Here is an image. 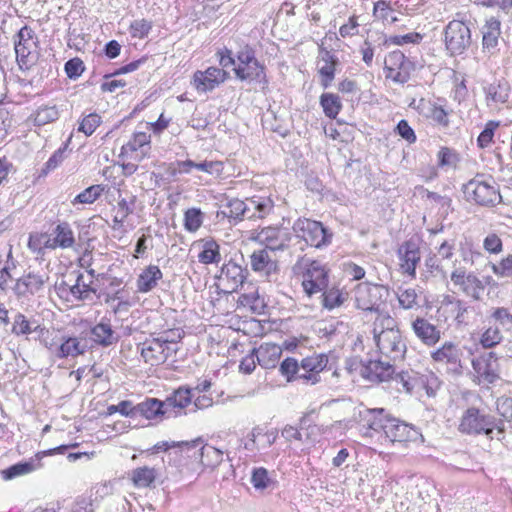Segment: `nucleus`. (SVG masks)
<instances>
[{
    "instance_id": "nucleus-1",
    "label": "nucleus",
    "mask_w": 512,
    "mask_h": 512,
    "mask_svg": "<svg viewBox=\"0 0 512 512\" xmlns=\"http://www.w3.org/2000/svg\"><path fill=\"white\" fill-rule=\"evenodd\" d=\"M374 340L379 352L390 360H401L406 353L397 322L388 314H380L374 323Z\"/></svg>"
},
{
    "instance_id": "nucleus-2",
    "label": "nucleus",
    "mask_w": 512,
    "mask_h": 512,
    "mask_svg": "<svg viewBox=\"0 0 512 512\" xmlns=\"http://www.w3.org/2000/svg\"><path fill=\"white\" fill-rule=\"evenodd\" d=\"M494 429L498 433H504L503 423H496L494 416L486 414L476 407L467 408L459 419L458 430L466 435L484 434L490 436Z\"/></svg>"
},
{
    "instance_id": "nucleus-3",
    "label": "nucleus",
    "mask_w": 512,
    "mask_h": 512,
    "mask_svg": "<svg viewBox=\"0 0 512 512\" xmlns=\"http://www.w3.org/2000/svg\"><path fill=\"white\" fill-rule=\"evenodd\" d=\"M302 270V288L308 297L320 293L328 287V270L316 260H304L298 266Z\"/></svg>"
},
{
    "instance_id": "nucleus-4",
    "label": "nucleus",
    "mask_w": 512,
    "mask_h": 512,
    "mask_svg": "<svg viewBox=\"0 0 512 512\" xmlns=\"http://www.w3.org/2000/svg\"><path fill=\"white\" fill-rule=\"evenodd\" d=\"M292 229L298 238L303 239L306 244L315 248L328 246L333 237L332 232L325 228L321 222L307 218L297 219Z\"/></svg>"
},
{
    "instance_id": "nucleus-5",
    "label": "nucleus",
    "mask_w": 512,
    "mask_h": 512,
    "mask_svg": "<svg viewBox=\"0 0 512 512\" xmlns=\"http://www.w3.org/2000/svg\"><path fill=\"white\" fill-rule=\"evenodd\" d=\"M450 281L454 288V293H462L475 301L481 299V295L485 289L484 283L474 272H467L466 268L457 265L456 261L453 264Z\"/></svg>"
},
{
    "instance_id": "nucleus-6",
    "label": "nucleus",
    "mask_w": 512,
    "mask_h": 512,
    "mask_svg": "<svg viewBox=\"0 0 512 512\" xmlns=\"http://www.w3.org/2000/svg\"><path fill=\"white\" fill-rule=\"evenodd\" d=\"M238 65L235 66L234 72L240 80H258L267 83L265 67L255 57L254 50L249 47H243L237 53Z\"/></svg>"
},
{
    "instance_id": "nucleus-7",
    "label": "nucleus",
    "mask_w": 512,
    "mask_h": 512,
    "mask_svg": "<svg viewBox=\"0 0 512 512\" xmlns=\"http://www.w3.org/2000/svg\"><path fill=\"white\" fill-rule=\"evenodd\" d=\"M50 285L49 272L41 269L29 271L16 279L13 291L17 296H44L46 288Z\"/></svg>"
},
{
    "instance_id": "nucleus-8",
    "label": "nucleus",
    "mask_w": 512,
    "mask_h": 512,
    "mask_svg": "<svg viewBox=\"0 0 512 512\" xmlns=\"http://www.w3.org/2000/svg\"><path fill=\"white\" fill-rule=\"evenodd\" d=\"M464 194L468 200L482 206H494L501 202V195L496 186L479 177L464 185Z\"/></svg>"
},
{
    "instance_id": "nucleus-9",
    "label": "nucleus",
    "mask_w": 512,
    "mask_h": 512,
    "mask_svg": "<svg viewBox=\"0 0 512 512\" xmlns=\"http://www.w3.org/2000/svg\"><path fill=\"white\" fill-rule=\"evenodd\" d=\"M445 45L451 55L462 54L471 44L469 27L457 20L451 21L445 28Z\"/></svg>"
},
{
    "instance_id": "nucleus-10",
    "label": "nucleus",
    "mask_w": 512,
    "mask_h": 512,
    "mask_svg": "<svg viewBox=\"0 0 512 512\" xmlns=\"http://www.w3.org/2000/svg\"><path fill=\"white\" fill-rule=\"evenodd\" d=\"M415 66L400 50L392 51L385 59L386 78L398 84H404L410 79Z\"/></svg>"
},
{
    "instance_id": "nucleus-11",
    "label": "nucleus",
    "mask_w": 512,
    "mask_h": 512,
    "mask_svg": "<svg viewBox=\"0 0 512 512\" xmlns=\"http://www.w3.org/2000/svg\"><path fill=\"white\" fill-rule=\"evenodd\" d=\"M430 356L435 363L445 365L448 373L462 374V351L455 343L446 341L439 348L433 350Z\"/></svg>"
},
{
    "instance_id": "nucleus-12",
    "label": "nucleus",
    "mask_w": 512,
    "mask_h": 512,
    "mask_svg": "<svg viewBox=\"0 0 512 512\" xmlns=\"http://www.w3.org/2000/svg\"><path fill=\"white\" fill-rule=\"evenodd\" d=\"M387 290L382 285L361 283L355 289V303L358 309L378 311Z\"/></svg>"
},
{
    "instance_id": "nucleus-13",
    "label": "nucleus",
    "mask_w": 512,
    "mask_h": 512,
    "mask_svg": "<svg viewBox=\"0 0 512 512\" xmlns=\"http://www.w3.org/2000/svg\"><path fill=\"white\" fill-rule=\"evenodd\" d=\"M256 240L264 244L267 250H284L291 240V234L286 228L268 226L257 233Z\"/></svg>"
},
{
    "instance_id": "nucleus-14",
    "label": "nucleus",
    "mask_w": 512,
    "mask_h": 512,
    "mask_svg": "<svg viewBox=\"0 0 512 512\" xmlns=\"http://www.w3.org/2000/svg\"><path fill=\"white\" fill-rule=\"evenodd\" d=\"M167 339L154 338L142 343L141 356L151 366L164 363L171 354Z\"/></svg>"
},
{
    "instance_id": "nucleus-15",
    "label": "nucleus",
    "mask_w": 512,
    "mask_h": 512,
    "mask_svg": "<svg viewBox=\"0 0 512 512\" xmlns=\"http://www.w3.org/2000/svg\"><path fill=\"white\" fill-rule=\"evenodd\" d=\"M151 136L145 132L134 133L132 138L122 146L120 156H125L136 162L145 159L151 149Z\"/></svg>"
},
{
    "instance_id": "nucleus-16",
    "label": "nucleus",
    "mask_w": 512,
    "mask_h": 512,
    "mask_svg": "<svg viewBox=\"0 0 512 512\" xmlns=\"http://www.w3.org/2000/svg\"><path fill=\"white\" fill-rule=\"evenodd\" d=\"M411 329L416 338L428 347L435 346L442 336V332L438 326L420 316L412 320Z\"/></svg>"
},
{
    "instance_id": "nucleus-17",
    "label": "nucleus",
    "mask_w": 512,
    "mask_h": 512,
    "mask_svg": "<svg viewBox=\"0 0 512 512\" xmlns=\"http://www.w3.org/2000/svg\"><path fill=\"white\" fill-rule=\"evenodd\" d=\"M49 236L50 239L46 242L47 249H72L76 244L74 231L66 221L57 223Z\"/></svg>"
},
{
    "instance_id": "nucleus-18",
    "label": "nucleus",
    "mask_w": 512,
    "mask_h": 512,
    "mask_svg": "<svg viewBox=\"0 0 512 512\" xmlns=\"http://www.w3.org/2000/svg\"><path fill=\"white\" fill-rule=\"evenodd\" d=\"M226 71L217 67H209L205 71H196L193 76V85L199 92L213 90L225 81Z\"/></svg>"
},
{
    "instance_id": "nucleus-19",
    "label": "nucleus",
    "mask_w": 512,
    "mask_h": 512,
    "mask_svg": "<svg viewBox=\"0 0 512 512\" xmlns=\"http://www.w3.org/2000/svg\"><path fill=\"white\" fill-rule=\"evenodd\" d=\"M392 360H370L361 368V375L373 382H383L389 380L395 373Z\"/></svg>"
},
{
    "instance_id": "nucleus-20",
    "label": "nucleus",
    "mask_w": 512,
    "mask_h": 512,
    "mask_svg": "<svg viewBox=\"0 0 512 512\" xmlns=\"http://www.w3.org/2000/svg\"><path fill=\"white\" fill-rule=\"evenodd\" d=\"M384 433L391 442L412 441L418 436V432L413 427L394 418L385 421Z\"/></svg>"
},
{
    "instance_id": "nucleus-21",
    "label": "nucleus",
    "mask_w": 512,
    "mask_h": 512,
    "mask_svg": "<svg viewBox=\"0 0 512 512\" xmlns=\"http://www.w3.org/2000/svg\"><path fill=\"white\" fill-rule=\"evenodd\" d=\"M328 358L324 354H313L301 360V374L304 383L316 384L320 381L319 373L327 366Z\"/></svg>"
},
{
    "instance_id": "nucleus-22",
    "label": "nucleus",
    "mask_w": 512,
    "mask_h": 512,
    "mask_svg": "<svg viewBox=\"0 0 512 512\" xmlns=\"http://www.w3.org/2000/svg\"><path fill=\"white\" fill-rule=\"evenodd\" d=\"M477 376L486 383H494L498 379V364L493 353L472 360Z\"/></svg>"
},
{
    "instance_id": "nucleus-23",
    "label": "nucleus",
    "mask_w": 512,
    "mask_h": 512,
    "mask_svg": "<svg viewBox=\"0 0 512 512\" xmlns=\"http://www.w3.org/2000/svg\"><path fill=\"white\" fill-rule=\"evenodd\" d=\"M358 418L363 427L376 432L384 431L385 421L389 419L383 408L372 409L363 405L359 407Z\"/></svg>"
},
{
    "instance_id": "nucleus-24",
    "label": "nucleus",
    "mask_w": 512,
    "mask_h": 512,
    "mask_svg": "<svg viewBox=\"0 0 512 512\" xmlns=\"http://www.w3.org/2000/svg\"><path fill=\"white\" fill-rule=\"evenodd\" d=\"M501 22L495 18L491 17L486 20L485 24L482 27V46L483 51L493 55L497 51V46L499 42V37L501 34Z\"/></svg>"
},
{
    "instance_id": "nucleus-25",
    "label": "nucleus",
    "mask_w": 512,
    "mask_h": 512,
    "mask_svg": "<svg viewBox=\"0 0 512 512\" xmlns=\"http://www.w3.org/2000/svg\"><path fill=\"white\" fill-rule=\"evenodd\" d=\"M34 31L27 25L23 26L15 36L14 49L20 65L27 64V58L34 44Z\"/></svg>"
},
{
    "instance_id": "nucleus-26",
    "label": "nucleus",
    "mask_w": 512,
    "mask_h": 512,
    "mask_svg": "<svg viewBox=\"0 0 512 512\" xmlns=\"http://www.w3.org/2000/svg\"><path fill=\"white\" fill-rule=\"evenodd\" d=\"M192 402V390L186 387H179L163 401L167 415L172 412L177 415Z\"/></svg>"
},
{
    "instance_id": "nucleus-27",
    "label": "nucleus",
    "mask_w": 512,
    "mask_h": 512,
    "mask_svg": "<svg viewBox=\"0 0 512 512\" xmlns=\"http://www.w3.org/2000/svg\"><path fill=\"white\" fill-rule=\"evenodd\" d=\"M258 364L265 369L275 368L282 355L281 346L274 343H264L259 348H254Z\"/></svg>"
},
{
    "instance_id": "nucleus-28",
    "label": "nucleus",
    "mask_w": 512,
    "mask_h": 512,
    "mask_svg": "<svg viewBox=\"0 0 512 512\" xmlns=\"http://www.w3.org/2000/svg\"><path fill=\"white\" fill-rule=\"evenodd\" d=\"M319 61L323 63L319 67V74L322 76L321 84L324 88H327L334 80L335 70L339 64V60L334 53L322 48L319 52Z\"/></svg>"
},
{
    "instance_id": "nucleus-29",
    "label": "nucleus",
    "mask_w": 512,
    "mask_h": 512,
    "mask_svg": "<svg viewBox=\"0 0 512 512\" xmlns=\"http://www.w3.org/2000/svg\"><path fill=\"white\" fill-rule=\"evenodd\" d=\"M250 265L253 271L269 276L277 269V263L271 258L267 249L254 251L250 256Z\"/></svg>"
},
{
    "instance_id": "nucleus-30",
    "label": "nucleus",
    "mask_w": 512,
    "mask_h": 512,
    "mask_svg": "<svg viewBox=\"0 0 512 512\" xmlns=\"http://www.w3.org/2000/svg\"><path fill=\"white\" fill-rule=\"evenodd\" d=\"M87 349V342L77 337L61 339L59 347H56L57 358L76 357L83 354Z\"/></svg>"
},
{
    "instance_id": "nucleus-31",
    "label": "nucleus",
    "mask_w": 512,
    "mask_h": 512,
    "mask_svg": "<svg viewBox=\"0 0 512 512\" xmlns=\"http://www.w3.org/2000/svg\"><path fill=\"white\" fill-rule=\"evenodd\" d=\"M274 208V202L269 197H252L247 199L248 219H263Z\"/></svg>"
},
{
    "instance_id": "nucleus-32",
    "label": "nucleus",
    "mask_w": 512,
    "mask_h": 512,
    "mask_svg": "<svg viewBox=\"0 0 512 512\" xmlns=\"http://www.w3.org/2000/svg\"><path fill=\"white\" fill-rule=\"evenodd\" d=\"M136 417L142 416L148 420L158 419L166 415L163 401L157 398H147L135 406Z\"/></svg>"
},
{
    "instance_id": "nucleus-33",
    "label": "nucleus",
    "mask_w": 512,
    "mask_h": 512,
    "mask_svg": "<svg viewBox=\"0 0 512 512\" xmlns=\"http://www.w3.org/2000/svg\"><path fill=\"white\" fill-rule=\"evenodd\" d=\"M510 87L507 81L498 80L485 88L488 106H498L508 100Z\"/></svg>"
},
{
    "instance_id": "nucleus-34",
    "label": "nucleus",
    "mask_w": 512,
    "mask_h": 512,
    "mask_svg": "<svg viewBox=\"0 0 512 512\" xmlns=\"http://www.w3.org/2000/svg\"><path fill=\"white\" fill-rule=\"evenodd\" d=\"M45 331L48 332L44 327L37 324L36 321L29 320L20 312L14 316L11 332L15 336H27L33 332L38 333L39 336H43V332Z\"/></svg>"
},
{
    "instance_id": "nucleus-35",
    "label": "nucleus",
    "mask_w": 512,
    "mask_h": 512,
    "mask_svg": "<svg viewBox=\"0 0 512 512\" xmlns=\"http://www.w3.org/2000/svg\"><path fill=\"white\" fill-rule=\"evenodd\" d=\"M401 268L404 273L415 276V270L420 261L419 249L412 243H406L399 249Z\"/></svg>"
},
{
    "instance_id": "nucleus-36",
    "label": "nucleus",
    "mask_w": 512,
    "mask_h": 512,
    "mask_svg": "<svg viewBox=\"0 0 512 512\" xmlns=\"http://www.w3.org/2000/svg\"><path fill=\"white\" fill-rule=\"evenodd\" d=\"M162 278V272L156 265H149L144 269L137 279V289L141 293H147L157 286Z\"/></svg>"
},
{
    "instance_id": "nucleus-37",
    "label": "nucleus",
    "mask_w": 512,
    "mask_h": 512,
    "mask_svg": "<svg viewBox=\"0 0 512 512\" xmlns=\"http://www.w3.org/2000/svg\"><path fill=\"white\" fill-rule=\"evenodd\" d=\"M93 341L101 346L107 347L118 341V337L113 331L110 323L100 322L91 329Z\"/></svg>"
},
{
    "instance_id": "nucleus-38",
    "label": "nucleus",
    "mask_w": 512,
    "mask_h": 512,
    "mask_svg": "<svg viewBox=\"0 0 512 512\" xmlns=\"http://www.w3.org/2000/svg\"><path fill=\"white\" fill-rule=\"evenodd\" d=\"M92 280L86 281L83 274H78L75 284L69 287V292L76 300L90 299L96 289L91 286Z\"/></svg>"
},
{
    "instance_id": "nucleus-39",
    "label": "nucleus",
    "mask_w": 512,
    "mask_h": 512,
    "mask_svg": "<svg viewBox=\"0 0 512 512\" xmlns=\"http://www.w3.org/2000/svg\"><path fill=\"white\" fill-rule=\"evenodd\" d=\"M251 483L259 491L273 490L276 487V481L271 477L269 471L263 467L253 470Z\"/></svg>"
},
{
    "instance_id": "nucleus-40",
    "label": "nucleus",
    "mask_w": 512,
    "mask_h": 512,
    "mask_svg": "<svg viewBox=\"0 0 512 512\" xmlns=\"http://www.w3.org/2000/svg\"><path fill=\"white\" fill-rule=\"evenodd\" d=\"M198 260L203 264H217L220 262V247L215 240L209 239L203 241L202 251L198 255Z\"/></svg>"
},
{
    "instance_id": "nucleus-41",
    "label": "nucleus",
    "mask_w": 512,
    "mask_h": 512,
    "mask_svg": "<svg viewBox=\"0 0 512 512\" xmlns=\"http://www.w3.org/2000/svg\"><path fill=\"white\" fill-rule=\"evenodd\" d=\"M444 302L446 304L452 305L454 320L457 325H468L470 307L463 300L454 298L452 296H447L445 297Z\"/></svg>"
},
{
    "instance_id": "nucleus-42",
    "label": "nucleus",
    "mask_w": 512,
    "mask_h": 512,
    "mask_svg": "<svg viewBox=\"0 0 512 512\" xmlns=\"http://www.w3.org/2000/svg\"><path fill=\"white\" fill-rule=\"evenodd\" d=\"M221 277L230 280L234 286H238L239 284H243L246 276L245 270L241 265L237 264L234 261H229L224 264L221 268Z\"/></svg>"
},
{
    "instance_id": "nucleus-43",
    "label": "nucleus",
    "mask_w": 512,
    "mask_h": 512,
    "mask_svg": "<svg viewBox=\"0 0 512 512\" xmlns=\"http://www.w3.org/2000/svg\"><path fill=\"white\" fill-rule=\"evenodd\" d=\"M200 460L203 466L214 469L223 461V452L213 446H202Z\"/></svg>"
},
{
    "instance_id": "nucleus-44",
    "label": "nucleus",
    "mask_w": 512,
    "mask_h": 512,
    "mask_svg": "<svg viewBox=\"0 0 512 512\" xmlns=\"http://www.w3.org/2000/svg\"><path fill=\"white\" fill-rule=\"evenodd\" d=\"M320 104L325 115L332 119L336 118L342 108L339 96L333 93H323L320 97Z\"/></svg>"
},
{
    "instance_id": "nucleus-45",
    "label": "nucleus",
    "mask_w": 512,
    "mask_h": 512,
    "mask_svg": "<svg viewBox=\"0 0 512 512\" xmlns=\"http://www.w3.org/2000/svg\"><path fill=\"white\" fill-rule=\"evenodd\" d=\"M222 213L228 218L248 219L247 200L242 201L237 198L229 200Z\"/></svg>"
},
{
    "instance_id": "nucleus-46",
    "label": "nucleus",
    "mask_w": 512,
    "mask_h": 512,
    "mask_svg": "<svg viewBox=\"0 0 512 512\" xmlns=\"http://www.w3.org/2000/svg\"><path fill=\"white\" fill-rule=\"evenodd\" d=\"M322 304L328 310H332L335 307H339L345 301V295L335 287L326 288L321 291Z\"/></svg>"
},
{
    "instance_id": "nucleus-47",
    "label": "nucleus",
    "mask_w": 512,
    "mask_h": 512,
    "mask_svg": "<svg viewBox=\"0 0 512 512\" xmlns=\"http://www.w3.org/2000/svg\"><path fill=\"white\" fill-rule=\"evenodd\" d=\"M59 118V111L54 106H41L33 115L34 123L38 126H43L51 123Z\"/></svg>"
},
{
    "instance_id": "nucleus-48",
    "label": "nucleus",
    "mask_w": 512,
    "mask_h": 512,
    "mask_svg": "<svg viewBox=\"0 0 512 512\" xmlns=\"http://www.w3.org/2000/svg\"><path fill=\"white\" fill-rule=\"evenodd\" d=\"M201 444H202V441L200 439H196V440H192V441H179V442L162 441V442H158L157 444H155L153 449L155 452L168 451L169 449H172V448H179L181 450L190 451L192 449L197 448Z\"/></svg>"
},
{
    "instance_id": "nucleus-49",
    "label": "nucleus",
    "mask_w": 512,
    "mask_h": 512,
    "mask_svg": "<svg viewBox=\"0 0 512 512\" xmlns=\"http://www.w3.org/2000/svg\"><path fill=\"white\" fill-rule=\"evenodd\" d=\"M35 469L36 466L33 461L20 462L3 470L2 475L5 480H11L15 477L26 475Z\"/></svg>"
},
{
    "instance_id": "nucleus-50",
    "label": "nucleus",
    "mask_w": 512,
    "mask_h": 512,
    "mask_svg": "<svg viewBox=\"0 0 512 512\" xmlns=\"http://www.w3.org/2000/svg\"><path fill=\"white\" fill-rule=\"evenodd\" d=\"M103 191L104 188L101 185H92L79 193L72 201V204H92L100 197Z\"/></svg>"
},
{
    "instance_id": "nucleus-51",
    "label": "nucleus",
    "mask_w": 512,
    "mask_h": 512,
    "mask_svg": "<svg viewBox=\"0 0 512 512\" xmlns=\"http://www.w3.org/2000/svg\"><path fill=\"white\" fill-rule=\"evenodd\" d=\"M203 223V213L198 208H190L184 214V227L189 232H196Z\"/></svg>"
},
{
    "instance_id": "nucleus-52",
    "label": "nucleus",
    "mask_w": 512,
    "mask_h": 512,
    "mask_svg": "<svg viewBox=\"0 0 512 512\" xmlns=\"http://www.w3.org/2000/svg\"><path fill=\"white\" fill-rule=\"evenodd\" d=\"M438 158V166L439 167H447V168H455L457 163L459 162L458 153L448 147H442L437 153Z\"/></svg>"
},
{
    "instance_id": "nucleus-53",
    "label": "nucleus",
    "mask_w": 512,
    "mask_h": 512,
    "mask_svg": "<svg viewBox=\"0 0 512 512\" xmlns=\"http://www.w3.org/2000/svg\"><path fill=\"white\" fill-rule=\"evenodd\" d=\"M138 487H148L155 480V471L152 468L141 467L133 471L132 477Z\"/></svg>"
},
{
    "instance_id": "nucleus-54",
    "label": "nucleus",
    "mask_w": 512,
    "mask_h": 512,
    "mask_svg": "<svg viewBox=\"0 0 512 512\" xmlns=\"http://www.w3.org/2000/svg\"><path fill=\"white\" fill-rule=\"evenodd\" d=\"M116 509L121 508L122 512H154L151 504L142 505L139 502L131 503L125 498H120L115 502Z\"/></svg>"
},
{
    "instance_id": "nucleus-55",
    "label": "nucleus",
    "mask_w": 512,
    "mask_h": 512,
    "mask_svg": "<svg viewBox=\"0 0 512 512\" xmlns=\"http://www.w3.org/2000/svg\"><path fill=\"white\" fill-rule=\"evenodd\" d=\"M399 305L403 309H412L418 305L417 298L418 295L414 288H407L405 290H400L397 294Z\"/></svg>"
},
{
    "instance_id": "nucleus-56",
    "label": "nucleus",
    "mask_w": 512,
    "mask_h": 512,
    "mask_svg": "<svg viewBox=\"0 0 512 512\" xmlns=\"http://www.w3.org/2000/svg\"><path fill=\"white\" fill-rule=\"evenodd\" d=\"M503 336L497 327L487 328L480 339V343L484 348H492L499 344Z\"/></svg>"
},
{
    "instance_id": "nucleus-57",
    "label": "nucleus",
    "mask_w": 512,
    "mask_h": 512,
    "mask_svg": "<svg viewBox=\"0 0 512 512\" xmlns=\"http://www.w3.org/2000/svg\"><path fill=\"white\" fill-rule=\"evenodd\" d=\"M100 124L101 116L96 113H90L82 119L78 131L83 132L86 136H90Z\"/></svg>"
},
{
    "instance_id": "nucleus-58",
    "label": "nucleus",
    "mask_w": 512,
    "mask_h": 512,
    "mask_svg": "<svg viewBox=\"0 0 512 512\" xmlns=\"http://www.w3.org/2000/svg\"><path fill=\"white\" fill-rule=\"evenodd\" d=\"M301 364L294 358H286L280 365V373L287 378L288 381L294 380L295 374L301 371Z\"/></svg>"
},
{
    "instance_id": "nucleus-59",
    "label": "nucleus",
    "mask_w": 512,
    "mask_h": 512,
    "mask_svg": "<svg viewBox=\"0 0 512 512\" xmlns=\"http://www.w3.org/2000/svg\"><path fill=\"white\" fill-rule=\"evenodd\" d=\"M151 28V22L146 19H138L131 23L130 34L134 38L142 39L148 35Z\"/></svg>"
},
{
    "instance_id": "nucleus-60",
    "label": "nucleus",
    "mask_w": 512,
    "mask_h": 512,
    "mask_svg": "<svg viewBox=\"0 0 512 512\" xmlns=\"http://www.w3.org/2000/svg\"><path fill=\"white\" fill-rule=\"evenodd\" d=\"M499 126L498 122L489 121L486 123L484 130L478 136L477 142L479 147L486 148L492 143L494 132Z\"/></svg>"
},
{
    "instance_id": "nucleus-61",
    "label": "nucleus",
    "mask_w": 512,
    "mask_h": 512,
    "mask_svg": "<svg viewBox=\"0 0 512 512\" xmlns=\"http://www.w3.org/2000/svg\"><path fill=\"white\" fill-rule=\"evenodd\" d=\"M427 117L442 126H448L449 124L447 112L441 106L435 104L429 103Z\"/></svg>"
},
{
    "instance_id": "nucleus-62",
    "label": "nucleus",
    "mask_w": 512,
    "mask_h": 512,
    "mask_svg": "<svg viewBox=\"0 0 512 512\" xmlns=\"http://www.w3.org/2000/svg\"><path fill=\"white\" fill-rule=\"evenodd\" d=\"M493 273L499 277L512 276V255H508L497 264H492Z\"/></svg>"
},
{
    "instance_id": "nucleus-63",
    "label": "nucleus",
    "mask_w": 512,
    "mask_h": 512,
    "mask_svg": "<svg viewBox=\"0 0 512 512\" xmlns=\"http://www.w3.org/2000/svg\"><path fill=\"white\" fill-rule=\"evenodd\" d=\"M492 317L506 330H512V313L507 308H496Z\"/></svg>"
},
{
    "instance_id": "nucleus-64",
    "label": "nucleus",
    "mask_w": 512,
    "mask_h": 512,
    "mask_svg": "<svg viewBox=\"0 0 512 512\" xmlns=\"http://www.w3.org/2000/svg\"><path fill=\"white\" fill-rule=\"evenodd\" d=\"M483 247L489 253L498 254L502 251L503 245L500 237L495 233H491L485 237Z\"/></svg>"
}]
</instances>
